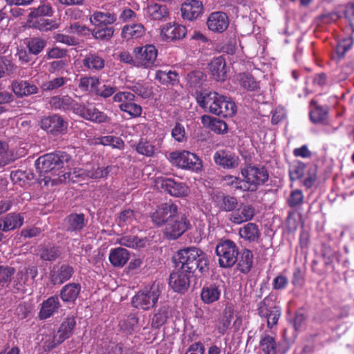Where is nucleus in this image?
I'll list each match as a JSON object with an SVG mask.
<instances>
[{"instance_id":"obj_46","label":"nucleus","mask_w":354,"mask_h":354,"mask_svg":"<svg viewBox=\"0 0 354 354\" xmlns=\"http://www.w3.org/2000/svg\"><path fill=\"white\" fill-rule=\"evenodd\" d=\"M253 254L249 250H244L241 252V258L238 263V268L243 273H248L252 266Z\"/></svg>"},{"instance_id":"obj_23","label":"nucleus","mask_w":354,"mask_h":354,"mask_svg":"<svg viewBox=\"0 0 354 354\" xmlns=\"http://www.w3.org/2000/svg\"><path fill=\"white\" fill-rule=\"evenodd\" d=\"M255 215V209L252 205H242L229 216V220L234 224H241L251 221Z\"/></svg>"},{"instance_id":"obj_8","label":"nucleus","mask_w":354,"mask_h":354,"mask_svg":"<svg viewBox=\"0 0 354 354\" xmlns=\"http://www.w3.org/2000/svg\"><path fill=\"white\" fill-rule=\"evenodd\" d=\"M241 174L247 183V191L254 192L259 185L264 184L268 179V173L263 166L249 165L242 169Z\"/></svg>"},{"instance_id":"obj_16","label":"nucleus","mask_w":354,"mask_h":354,"mask_svg":"<svg viewBox=\"0 0 354 354\" xmlns=\"http://www.w3.org/2000/svg\"><path fill=\"white\" fill-rule=\"evenodd\" d=\"M49 104L53 109L73 111L75 114L81 111L80 109V104L77 102L69 95L53 96L50 99Z\"/></svg>"},{"instance_id":"obj_57","label":"nucleus","mask_w":354,"mask_h":354,"mask_svg":"<svg viewBox=\"0 0 354 354\" xmlns=\"http://www.w3.org/2000/svg\"><path fill=\"white\" fill-rule=\"evenodd\" d=\"M98 78L93 77H83L80 80L78 84L79 88L84 91H87L91 88V91L93 93L96 85L98 84Z\"/></svg>"},{"instance_id":"obj_1","label":"nucleus","mask_w":354,"mask_h":354,"mask_svg":"<svg viewBox=\"0 0 354 354\" xmlns=\"http://www.w3.org/2000/svg\"><path fill=\"white\" fill-rule=\"evenodd\" d=\"M35 167L39 175L44 176L45 178H51L50 176H46L45 175L47 174H53L59 171L57 175L64 178L59 179L60 181H62L70 179L71 170L74 167V162L71 156L67 153L56 151L46 153L38 158L35 161Z\"/></svg>"},{"instance_id":"obj_29","label":"nucleus","mask_w":354,"mask_h":354,"mask_svg":"<svg viewBox=\"0 0 354 354\" xmlns=\"http://www.w3.org/2000/svg\"><path fill=\"white\" fill-rule=\"evenodd\" d=\"M24 223V217L17 213H10L0 218V230L4 232L10 231L21 227Z\"/></svg>"},{"instance_id":"obj_20","label":"nucleus","mask_w":354,"mask_h":354,"mask_svg":"<svg viewBox=\"0 0 354 354\" xmlns=\"http://www.w3.org/2000/svg\"><path fill=\"white\" fill-rule=\"evenodd\" d=\"M185 35L186 28L176 23L164 25L160 32L161 37L166 41L183 39Z\"/></svg>"},{"instance_id":"obj_2","label":"nucleus","mask_w":354,"mask_h":354,"mask_svg":"<svg viewBox=\"0 0 354 354\" xmlns=\"http://www.w3.org/2000/svg\"><path fill=\"white\" fill-rule=\"evenodd\" d=\"M176 267L191 274L198 271L201 274L208 270L207 255L201 249L188 247L180 250L174 257Z\"/></svg>"},{"instance_id":"obj_27","label":"nucleus","mask_w":354,"mask_h":354,"mask_svg":"<svg viewBox=\"0 0 354 354\" xmlns=\"http://www.w3.org/2000/svg\"><path fill=\"white\" fill-rule=\"evenodd\" d=\"M162 186L171 196L181 197L189 194V188L183 183L176 182L171 178L162 180Z\"/></svg>"},{"instance_id":"obj_12","label":"nucleus","mask_w":354,"mask_h":354,"mask_svg":"<svg viewBox=\"0 0 354 354\" xmlns=\"http://www.w3.org/2000/svg\"><path fill=\"white\" fill-rule=\"evenodd\" d=\"M75 324L76 322L73 316L66 317L59 328L57 334L49 337L44 341L45 347L48 350L53 349L68 339L72 335Z\"/></svg>"},{"instance_id":"obj_3","label":"nucleus","mask_w":354,"mask_h":354,"mask_svg":"<svg viewBox=\"0 0 354 354\" xmlns=\"http://www.w3.org/2000/svg\"><path fill=\"white\" fill-rule=\"evenodd\" d=\"M198 104L203 109H208L214 115L231 117L236 111L235 103L230 99L216 92H202L196 95Z\"/></svg>"},{"instance_id":"obj_19","label":"nucleus","mask_w":354,"mask_h":354,"mask_svg":"<svg viewBox=\"0 0 354 354\" xmlns=\"http://www.w3.org/2000/svg\"><path fill=\"white\" fill-rule=\"evenodd\" d=\"M181 14L183 19L194 20L203 11V4L201 0H185L181 5Z\"/></svg>"},{"instance_id":"obj_9","label":"nucleus","mask_w":354,"mask_h":354,"mask_svg":"<svg viewBox=\"0 0 354 354\" xmlns=\"http://www.w3.org/2000/svg\"><path fill=\"white\" fill-rule=\"evenodd\" d=\"M218 263L222 268H230L237 261L239 250L236 243L231 240L221 241L216 247Z\"/></svg>"},{"instance_id":"obj_47","label":"nucleus","mask_w":354,"mask_h":354,"mask_svg":"<svg viewBox=\"0 0 354 354\" xmlns=\"http://www.w3.org/2000/svg\"><path fill=\"white\" fill-rule=\"evenodd\" d=\"M233 313L231 310H225L223 315L218 319L216 328L221 335H224L228 329L231 320L232 318Z\"/></svg>"},{"instance_id":"obj_6","label":"nucleus","mask_w":354,"mask_h":354,"mask_svg":"<svg viewBox=\"0 0 354 354\" xmlns=\"http://www.w3.org/2000/svg\"><path fill=\"white\" fill-rule=\"evenodd\" d=\"M258 315L267 322L269 328L275 326L281 315V308L276 305L275 296L270 295L258 304Z\"/></svg>"},{"instance_id":"obj_44","label":"nucleus","mask_w":354,"mask_h":354,"mask_svg":"<svg viewBox=\"0 0 354 354\" xmlns=\"http://www.w3.org/2000/svg\"><path fill=\"white\" fill-rule=\"evenodd\" d=\"M201 120L204 124H208L211 130L216 133H224L227 131V124L222 120L213 118L208 115L202 116Z\"/></svg>"},{"instance_id":"obj_17","label":"nucleus","mask_w":354,"mask_h":354,"mask_svg":"<svg viewBox=\"0 0 354 354\" xmlns=\"http://www.w3.org/2000/svg\"><path fill=\"white\" fill-rule=\"evenodd\" d=\"M80 112L77 115L93 122L101 124L109 122L111 118L103 111H100L93 104L80 105Z\"/></svg>"},{"instance_id":"obj_24","label":"nucleus","mask_w":354,"mask_h":354,"mask_svg":"<svg viewBox=\"0 0 354 354\" xmlns=\"http://www.w3.org/2000/svg\"><path fill=\"white\" fill-rule=\"evenodd\" d=\"M11 88L18 97H24L38 92V88L35 84L21 80L13 81Z\"/></svg>"},{"instance_id":"obj_10","label":"nucleus","mask_w":354,"mask_h":354,"mask_svg":"<svg viewBox=\"0 0 354 354\" xmlns=\"http://www.w3.org/2000/svg\"><path fill=\"white\" fill-rule=\"evenodd\" d=\"M135 99V94L129 91H119L113 97V102L120 103V110L131 118L140 116L142 111L141 106L134 102Z\"/></svg>"},{"instance_id":"obj_35","label":"nucleus","mask_w":354,"mask_h":354,"mask_svg":"<svg viewBox=\"0 0 354 354\" xmlns=\"http://www.w3.org/2000/svg\"><path fill=\"white\" fill-rule=\"evenodd\" d=\"M65 222L68 231L80 232L86 225L87 220L83 214H71L66 218Z\"/></svg>"},{"instance_id":"obj_61","label":"nucleus","mask_w":354,"mask_h":354,"mask_svg":"<svg viewBox=\"0 0 354 354\" xmlns=\"http://www.w3.org/2000/svg\"><path fill=\"white\" fill-rule=\"evenodd\" d=\"M137 152L140 154L151 156L154 153V146L146 140H140L136 146Z\"/></svg>"},{"instance_id":"obj_56","label":"nucleus","mask_w":354,"mask_h":354,"mask_svg":"<svg viewBox=\"0 0 354 354\" xmlns=\"http://www.w3.org/2000/svg\"><path fill=\"white\" fill-rule=\"evenodd\" d=\"M306 165L301 162L297 161L291 165L289 169V176L291 180H296L303 176Z\"/></svg>"},{"instance_id":"obj_4","label":"nucleus","mask_w":354,"mask_h":354,"mask_svg":"<svg viewBox=\"0 0 354 354\" xmlns=\"http://www.w3.org/2000/svg\"><path fill=\"white\" fill-rule=\"evenodd\" d=\"M162 291V286L154 282L139 290L132 297L131 304L136 308L149 310L156 305Z\"/></svg>"},{"instance_id":"obj_50","label":"nucleus","mask_w":354,"mask_h":354,"mask_svg":"<svg viewBox=\"0 0 354 354\" xmlns=\"http://www.w3.org/2000/svg\"><path fill=\"white\" fill-rule=\"evenodd\" d=\"M222 180L226 185L230 186L236 190L245 192L249 189L246 187L247 183H245L244 180H241V178L234 176H224L222 177Z\"/></svg>"},{"instance_id":"obj_28","label":"nucleus","mask_w":354,"mask_h":354,"mask_svg":"<svg viewBox=\"0 0 354 354\" xmlns=\"http://www.w3.org/2000/svg\"><path fill=\"white\" fill-rule=\"evenodd\" d=\"M214 201L216 206L223 212H234L239 205L236 198L223 193L216 194Z\"/></svg>"},{"instance_id":"obj_37","label":"nucleus","mask_w":354,"mask_h":354,"mask_svg":"<svg viewBox=\"0 0 354 354\" xmlns=\"http://www.w3.org/2000/svg\"><path fill=\"white\" fill-rule=\"evenodd\" d=\"M74 269L69 265H62L57 270L51 273L52 281L54 284H62L68 281L73 274Z\"/></svg>"},{"instance_id":"obj_32","label":"nucleus","mask_w":354,"mask_h":354,"mask_svg":"<svg viewBox=\"0 0 354 354\" xmlns=\"http://www.w3.org/2000/svg\"><path fill=\"white\" fill-rule=\"evenodd\" d=\"M60 307L59 299L56 296H53L44 301L39 313L41 319H46L51 317L56 313Z\"/></svg>"},{"instance_id":"obj_36","label":"nucleus","mask_w":354,"mask_h":354,"mask_svg":"<svg viewBox=\"0 0 354 354\" xmlns=\"http://www.w3.org/2000/svg\"><path fill=\"white\" fill-rule=\"evenodd\" d=\"M116 20V15L109 12H103L96 11L90 16V21L95 26H106L107 25L115 23Z\"/></svg>"},{"instance_id":"obj_54","label":"nucleus","mask_w":354,"mask_h":354,"mask_svg":"<svg viewBox=\"0 0 354 354\" xmlns=\"http://www.w3.org/2000/svg\"><path fill=\"white\" fill-rule=\"evenodd\" d=\"M239 82L243 88L248 90L254 91L259 87L258 82L254 80L251 75L248 73L240 74Z\"/></svg>"},{"instance_id":"obj_39","label":"nucleus","mask_w":354,"mask_h":354,"mask_svg":"<svg viewBox=\"0 0 354 354\" xmlns=\"http://www.w3.org/2000/svg\"><path fill=\"white\" fill-rule=\"evenodd\" d=\"M259 348L263 354H277L278 353V344L274 337L268 334L261 336Z\"/></svg>"},{"instance_id":"obj_22","label":"nucleus","mask_w":354,"mask_h":354,"mask_svg":"<svg viewBox=\"0 0 354 354\" xmlns=\"http://www.w3.org/2000/svg\"><path fill=\"white\" fill-rule=\"evenodd\" d=\"M207 25L208 28L215 32H223L229 25L228 17L222 12H212L208 17Z\"/></svg>"},{"instance_id":"obj_42","label":"nucleus","mask_w":354,"mask_h":354,"mask_svg":"<svg viewBox=\"0 0 354 354\" xmlns=\"http://www.w3.org/2000/svg\"><path fill=\"white\" fill-rule=\"evenodd\" d=\"M117 243L121 245L134 249L143 248L145 240L133 234H125L118 239Z\"/></svg>"},{"instance_id":"obj_51","label":"nucleus","mask_w":354,"mask_h":354,"mask_svg":"<svg viewBox=\"0 0 354 354\" xmlns=\"http://www.w3.org/2000/svg\"><path fill=\"white\" fill-rule=\"evenodd\" d=\"M116 91V86L108 84H101L100 80H98V84L96 85V87L94 88L93 93L97 96L106 99L111 97L114 93L115 94Z\"/></svg>"},{"instance_id":"obj_11","label":"nucleus","mask_w":354,"mask_h":354,"mask_svg":"<svg viewBox=\"0 0 354 354\" xmlns=\"http://www.w3.org/2000/svg\"><path fill=\"white\" fill-rule=\"evenodd\" d=\"M133 55L136 57V66L149 68L156 65L158 50L151 44L137 46L133 48Z\"/></svg>"},{"instance_id":"obj_14","label":"nucleus","mask_w":354,"mask_h":354,"mask_svg":"<svg viewBox=\"0 0 354 354\" xmlns=\"http://www.w3.org/2000/svg\"><path fill=\"white\" fill-rule=\"evenodd\" d=\"M191 274L177 268L171 273L169 285L176 292H185L189 287Z\"/></svg>"},{"instance_id":"obj_43","label":"nucleus","mask_w":354,"mask_h":354,"mask_svg":"<svg viewBox=\"0 0 354 354\" xmlns=\"http://www.w3.org/2000/svg\"><path fill=\"white\" fill-rule=\"evenodd\" d=\"M53 9L49 2L43 1L36 7L30 9L28 16L31 19L39 18L41 17H50L53 14Z\"/></svg>"},{"instance_id":"obj_60","label":"nucleus","mask_w":354,"mask_h":354,"mask_svg":"<svg viewBox=\"0 0 354 354\" xmlns=\"http://www.w3.org/2000/svg\"><path fill=\"white\" fill-rule=\"evenodd\" d=\"M36 19V20L32 21V26L39 30L47 31L56 28L54 21L52 20L41 17Z\"/></svg>"},{"instance_id":"obj_45","label":"nucleus","mask_w":354,"mask_h":354,"mask_svg":"<svg viewBox=\"0 0 354 354\" xmlns=\"http://www.w3.org/2000/svg\"><path fill=\"white\" fill-rule=\"evenodd\" d=\"M110 171L111 167L109 166L104 168L97 166L96 167H93L91 169H87L86 171H80L76 176L85 175L90 178L97 179L106 177Z\"/></svg>"},{"instance_id":"obj_63","label":"nucleus","mask_w":354,"mask_h":354,"mask_svg":"<svg viewBox=\"0 0 354 354\" xmlns=\"http://www.w3.org/2000/svg\"><path fill=\"white\" fill-rule=\"evenodd\" d=\"M172 138L178 142H183L186 140V132L185 127L180 123H176L171 129Z\"/></svg>"},{"instance_id":"obj_59","label":"nucleus","mask_w":354,"mask_h":354,"mask_svg":"<svg viewBox=\"0 0 354 354\" xmlns=\"http://www.w3.org/2000/svg\"><path fill=\"white\" fill-rule=\"evenodd\" d=\"M353 45V39L351 37L344 38L338 41L336 46V53L339 58L344 57L345 53L350 50Z\"/></svg>"},{"instance_id":"obj_58","label":"nucleus","mask_w":354,"mask_h":354,"mask_svg":"<svg viewBox=\"0 0 354 354\" xmlns=\"http://www.w3.org/2000/svg\"><path fill=\"white\" fill-rule=\"evenodd\" d=\"M187 84L191 87H199L205 80V75L201 71H193L187 75Z\"/></svg>"},{"instance_id":"obj_53","label":"nucleus","mask_w":354,"mask_h":354,"mask_svg":"<svg viewBox=\"0 0 354 354\" xmlns=\"http://www.w3.org/2000/svg\"><path fill=\"white\" fill-rule=\"evenodd\" d=\"M114 29L107 26H96L92 31L93 36L100 40H106L112 37Z\"/></svg>"},{"instance_id":"obj_40","label":"nucleus","mask_w":354,"mask_h":354,"mask_svg":"<svg viewBox=\"0 0 354 354\" xmlns=\"http://www.w3.org/2000/svg\"><path fill=\"white\" fill-rule=\"evenodd\" d=\"M81 286L78 283H68L60 292L61 299L65 302L74 301L80 294Z\"/></svg>"},{"instance_id":"obj_55","label":"nucleus","mask_w":354,"mask_h":354,"mask_svg":"<svg viewBox=\"0 0 354 354\" xmlns=\"http://www.w3.org/2000/svg\"><path fill=\"white\" fill-rule=\"evenodd\" d=\"M120 328L127 332L135 331L138 328V318L135 315H129L120 322Z\"/></svg>"},{"instance_id":"obj_18","label":"nucleus","mask_w":354,"mask_h":354,"mask_svg":"<svg viewBox=\"0 0 354 354\" xmlns=\"http://www.w3.org/2000/svg\"><path fill=\"white\" fill-rule=\"evenodd\" d=\"M144 15L150 20H167L169 11L166 5L151 2L144 8Z\"/></svg>"},{"instance_id":"obj_13","label":"nucleus","mask_w":354,"mask_h":354,"mask_svg":"<svg viewBox=\"0 0 354 354\" xmlns=\"http://www.w3.org/2000/svg\"><path fill=\"white\" fill-rule=\"evenodd\" d=\"M177 207V205L170 203L158 206L151 214L153 223L158 227L165 226L168 220L176 212Z\"/></svg>"},{"instance_id":"obj_7","label":"nucleus","mask_w":354,"mask_h":354,"mask_svg":"<svg viewBox=\"0 0 354 354\" xmlns=\"http://www.w3.org/2000/svg\"><path fill=\"white\" fill-rule=\"evenodd\" d=\"M170 162L176 167L198 171L202 168L201 160L194 153L188 151H176L169 153Z\"/></svg>"},{"instance_id":"obj_64","label":"nucleus","mask_w":354,"mask_h":354,"mask_svg":"<svg viewBox=\"0 0 354 354\" xmlns=\"http://www.w3.org/2000/svg\"><path fill=\"white\" fill-rule=\"evenodd\" d=\"M59 254V250L56 247L46 248L41 250L40 257L45 261H54Z\"/></svg>"},{"instance_id":"obj_31","label":"nucleus","mask_w":354,"mask_h":354,"mask_svg":"<svg viewBox=\"0 0 354 354\" xmlns=\"http://www.w3.org/2000/svg\"><path fill=\"white\" fill-rule=\"evenodd\" d=\"M209 71L216 80L223 81L227 73L225 59L222 56L213 59L209 64Z\"/></svg>"},{"instance_id":"obj_49","label":"nucleus","mask_w":354,"mask_h":354,"mask_svg":"<svg viewBox=\"0 0 354 354\" xmlns=\"http://www.w3.org/2000/svg\"><path fill=\"white\" fill-rule=\"evenodd\" d=\"M68 79L64 77H57L44 82L41 85V88L43 91H52L58 89L65 85Z\"/></svg>"},{"instance_id":"obj_52","label":"nucleus","mask_w":354,"mask_h":354,"mask_svg":"<svg viewBox=\"0 0 354 354\" xmlns=\"http://www.w3.org/2000/svg\"><path fill=\"white\" fill-rule=\"evenodd\" d=\"M135 94L146 99L151 96L152 91L147 84L141 82H136L135 84L129 87Z\"/></svg>"},{"instance_id":"obj_34","label":"nucleus","mask_w":354,"mask_h":354,"mask_svg":"<svg viewBox=\"0 0 354 354\" xmlns=\"http://www.w3.org/2000/svg\"><path fill=\"white\" fill-rule=\"evenodd\" d=\"M129 252L123 248H117L110 251L109 259L114 267H123L129 259Z\"/></svg>"},{"instance_id":"obj_48","label":"nucleus","mask_w":354,"mask_h":354,"mask_svg":"<svg viewBox=\"0 0 354 354\" xmlns=\"http://www.w3.org/2000/svg\"><path fill=\"white\" fill-rule=\"evenodd\" d=\"M97 143L104 146H111L114 149H122L124 148V143L123 140L113 136H105L97 138Z\"/></svg>"},{"instance_id":"obj_5","label":"nucleus","mask_w":354,"mask_h":354,"mask_svg":"<svg viewBox=\"0 0 354 354\" xmlns=\"http://www.w3.org/2000/svg\"><path fill=\"white\" fill-rule=\"evenodd\" d=\"M188 215L176 208V212L171 216L164 228V234L171 240H176L191 227Z\"/></svg>"},{"instance_id":"obj_38","label":"nucleus","mask_w":354,"mask_h":354,"mask_svg":"<svg viewBox=\"0 0 354 354\" xmlns=\"http://www.w3.org/2000/svg\"><path fill=\"white\" fill-rule=\"evenodd\" d=\"M171 315V308L168 305L160 306L154 313L151 319V327L158 328L163 326Z\"/></svg>"},{"instance_id":"obj_62","label":"nucleus","mask_w":354,"mask_h":354,"mask_svg":"<svg viewBox=\"0 0 354 354\" xmlns=\"http://www.w3.org/2000/svg\"><path fill=\"white\" fill-rule=\"evenodd\" d=\"M177 74L171 71H158L156 74V79L159 80L162 84H171L176 80Z\"/></svg>"},{"instance_id":"obj_21","label":"nucleus","mask_w":354,"mask_h":354,"mask_svg":"<svg viewBox=\"0 0 354 354\" xmlns=\"http://www.w3.org/2000/svg\"><path fill=\"white\" fill-rule=\"evenodd\" d=\"M213 158L215 163L224 169H234L239 165V157L225 150L217 151Z\"/></svg>"},{"instance_id":"obj_25","label":"nucleus","mask_w":354,"mask_h":354,"mask_svg":"<svg viewBox=\"0 0 354 354\" xmlns=\"http://www.w3.org/2000/svg\"><path fill=\"white\" fill-rule=\"evenodd\" d=\"M221 292V285L217 283L207 284L201 290V300L206 304H212L219 299Z\"/></svg>"},{"instance_id":"obj_26","label":"nucleus","mask_w":354,"mask_h":354,"mask_svg":"<svg viewBox=\"0 0 354 354\" xmlns=\"http://www.w3.org/2000/svg\"><path fill=\"white\" fill-rule=\"evenodd\" d=\"M310 119L315 124L324 123L329 111L328 106H321L315 100L310 102Z\"/></svg>"},{"instance_id":"obj_41","label":"nucleus","mask_w":354,"mask_h":354,"mask_svg":"<svg viewBox=\"0 0 354 354\" xmlns=\"http://www.w3.org/2000/svg\"><path fill=\"white\" fill-rule=\"evenodd\" d=\"M145 32V28L142 24L126 25L122 30V37L126 39L141 37Z\"/></svg>"},{"instance_id":"obj_30","label":"nucleus","mask_w":354,"mask_h":354,"mask_svg":"<svg viewBox=\"0 0 354 354\" xmlns=\"http://www.w3.org/2000/svg\"><path fill=\"white\" fill-rule=\"evenodd\" d=\"M240 237L250 243L258 242L261 232L258 225L254 223H248L239 229Z\"/></svg>"},{"instance_id":"obj_33","label":"nucleus","mask_w":354,"mask_h":354,"mask_svg":"<svg viewBox=\"0 0 354 354\" xmlns=\"http://www.w3.org/2000/svg\"><path fill=\"white\" fill-rule=\"evenodd\" d=\"M82 64L88 71L96 72L104 67L105 61L98 53H89L85 55Z\"/></svg>"},{"instance_id":"obj_15","label":"nucleus","mask_w":354,"mask_h":354,"mask_svg":"<svg viewBox=\"0 0 354 354\" xmlns=\"http://www.w3.org/2000/svg\"><path fill=\"white\" fill-rule=\"evenodd\" d=\"M40 125L43 129L54 135L64 133L68 127L63 118L56 114L43 118Z\"/></svg>"}]
</instances>
